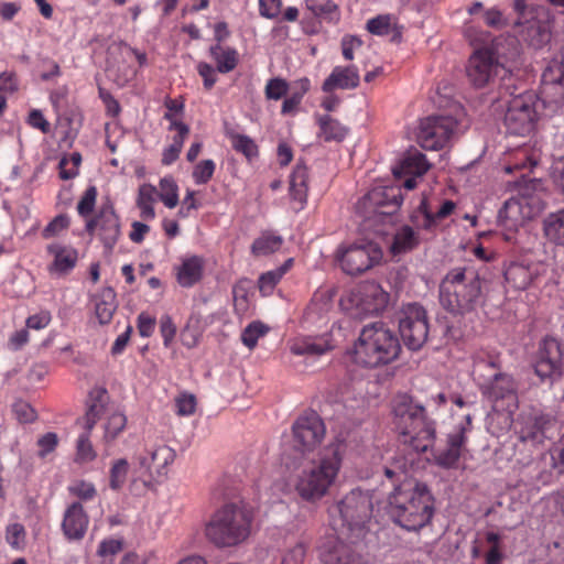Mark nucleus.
Masks as SVG:
<instances>
[{"instance_id": "37", "label": "nucleus", "mask_w": 564, "mask_h": 564, "mask_svg": "<svg viewBox=\"0 0 564 564\" xmlns=\"http://www.w3.org/2000/svg\"><path fill=\"white\" fill-rule=\"evenodd\" d=\"M292 265L293 259L290 258L279 268L262 273L258 279V288L261 295H271L275 286L280 283L281 279L292 268Z\"/></svg>"}, {"instance_id": "56", "label": "nucleus", "mask_w": 564, "mask_h": 564, "mask_svg": "<svg viewBox=\"0 0 564 564\" xmlns=\"http://www.w3.org/2000/svg\"><path fill=\"white\" fill-rule=\"evenodd\" d=\"M542 183L539 178H530L521 175L520 178L514 181V187L518 193L523 197H530L534 192L541 188Z\"/></svg>"}, {"instance_id": "59", "label": "nucleus", "mask_w": 564, "mask_h": 564, "mask_svg": "<svg viewBox=\"0 0 564 564\" xmlns=\"http://www.w3.org/2000/svg\"><path fill=\"white\" fill-rule=\"evenodd\" d=\"M308 85H310L308 79L302 80L303 91L302 93H295V94H293L290 97L284 99V101L282 104V109H281V112L283 115L291 113V112H293L299 107V105L302 101L303 95L308 89Z\"/></svg>"}, {"instance_id": "13", "label": "nucleus", "mask_w": 564, "mask_h": 564, "mask_svg": "<svg viewBox=\"0 0 564 564\" xmlns=\"http://www.w3.org/2000/svg\"><path fill=\"white\" fill-rule=\"evenodd\" d=\"M536 111L531 98L518 96L510 100L503 122L507 133L525 137L534 129Z\"/></svg>"}, {"instance_id": "4", "label": "nucleus", "mask_w": 564, "mask_h": 564, "mask_svg": "<svg viewBox=\"0 0 564 564\" xmlns=\"http://www.w3.org/2000/svg\"><path fill=\"white\" fill-rule=\"evenodd\" d=\"M518 56V43L514 39H495L490 44L475 48L466 66V76L475 88H484L500 72H509V62Z\"/></svg>"}, {"instance_id": "45", "label": "nucleus", "mask_w": 564, "mask_h": 564, "mask_svg": "<svg viewBox=\"0 0 564 564\" xmlns=\"http://www.w3.org/2000/svg\"><path fill=\"white\" fill-rule=\"evenodd\" d=\"M269 327L262 322L256 321L250 323L241 333V341L249 349H253L259 338L265 336Z\"/></svg>"}, {"instance_id": "14", "label": "nucleus", "mask_w": 564, "mask_h": 564, "mask_svg": "<svg viewBox=\"0 0 564 564\" xmlns=\"http://www.w3.org/2000/svg\"><path fill=\"white\" fill-rule=\"evenodd\" d=\"M482 392L492 402V409L497 412L506 411L512 414L518 408L517 384L509 375L496 373L492 382Z\"/></svg>"}, {"instance_id": "11", "label": "nucleus", "mask_w": 564, "mask_h": 564, "mask_svg": "<svg viewBox=\"0 0 564 564\" xmlns=\"http://www.w3.org/2000/svg\"><path fill=\"white\" fill-rule=\"evenodd\" d=\"M535 375L549 386L560 380L564 373L563 351L558 340L546 337L540 344L533 365Z\"/></svg>"}, {"instance_id": "30", "label": "nucleus", "mask_w": 564, "mask_h": 564, "mask_svg": "<svg viewBox=\"0 0 564 564\" xmlns=\"http://www.w3.org/2000/svg\"><path fill=\"white\" fill-rule=\"evenodd\" d=\"M205 261L200 256L184 258L176 268V281L182 288H192L198 283L204 273Z\"/></svg>"}, {"instance_id": "27", "label": "nucleus", "mask_w": 564, "mask_h": 564, "mask_svg": "<svg viewBox=\"0 0 564 564\" xmlns=\"http://www.w3.org/2000/svg\"><path fill=\"white\" fill-rule=\"evenodd\" d=\"M46 251L53 257V262L48 267L51 273L65 275L69 273L77 263L78 252L70 246L53 242L47 245Z\"/></svg>"}, {"instance_id": "46", "label": "nucleus", "mask_w": 564, "mask_h": 564, "mask_svg": "<svg viewBox=\"0 0 564 564\" xmlns=\"http://www.w3.org/2000/svg\"><path fill=\"white\" fill-rule=\"evenodd\" d=\"M178 187L173 177H163L160 181L158 196L167 208H174L178 203Z\"/></svg>"}, {"instance_id": "34", "label": "nucleus", "mask_w": 564, "mask_h": 564, "mask_svg": "<svg viewBox=\"0 0 564 564\" xmlns=\"http://www.w3.org/2000/svg\"><path fill=\"white\" fill-rule=\"evenodd\" d=\"M316 122L319 127L318 137L325 142H340L346 138L349 131L346 126L329 115L317 116Z\"/></svg>"}, {"instance_id": "47", "label": "nucleus", "mask_w": 564, "mask_h": 564, "mask_svg": "<svg viewBox=\"0 0 564 564\" xmlns=\"http://www.w3.org/2000/svg\"><path fill=\"white\" fill-rule=\"evenodd\" d=\"M70 226V218L66 214L55 216L42 230L41 236L43 239H52L59 237Z\"/></svg>"}, {"instance_id": "29", "label": "nucleus", "mask_w": 564, "mask_h": 564, "mask_svg": "<svg viewBox=\"0 0 564 564\" xmlns=\"http://www.w3.org/2000/svg\"><path fill=\"white\" fill-rule=\"evenodd\" d=\"M506 282L514 290H525L538 276V265L523 262H510L503 269Z\"/></svg>"}, {"instance_id": "12", "label": "nucleus", "mask_w": 564, "mask_h": 564, "mask_svg": "<svg viewBox=\"0 0 564 564\" xmlns=\"http://www.w3.org/2000/svg\"><path fill=\"white\" fill-rule=\"evenodd\" d=\"M105 398V390L98 392V397L89 404L85 415L77 420V424L80 425L85 431L77 438L75 457L76 463L85 464L93 462L96 458V452L89 437L91 430L106 412Z\"/></svg>"}, {"instance_id": "63", "label": "nucleus", "mask_w": 564, "mask_h": 564, "mask_svg": "<svg viewBox=\"0 0 564 564\" xmlns=\"http://www.w3.org/2000/svg\"><path fill=\"white\" fill-rule=\"evenodd\" d=\"M58 444V437L55 433L48 432L39 438L37 445L40 447L39 455L41 457H45L47 454L52 453Z\"/></svg>"}, {"instance_id": "26", "label": "nucleus", "mask_w": 564, "mask_h": 564, "mask_svg": "<svg viewBox=\"0 0 564 564\" xmlns=\"http://www.w3.org/2000/svg\"><path fill=\"white\" fill-rule=\"evenodd\" d=\"M98 236L107 250H112L120 237V220L111 206L98 212Z\"/></svg>"}, {"instance_id": "57", "label": "nucleus", "mask_w": 564, "mask_h": 564, "mask_svg": "<svg viewBox=\"0 0 564 564\" xmlns=\"http://www.w3.org/2000/svg\"><path fill=\"white\" fill-rule=\"evenodd\" d=\"M282 0H259V13L261 17L275 20L281 14Z\"/></svg>"}, {"instance_id": "38", "label": "nucleus", "mask_w": 564, "mask_h": 564, "mask_svg": "<svg viewBox=\"0 0 564 564\" xmlns=\"http://www.w3.org/2000/svg\"><path fill=\"white\" fill-rule=\"evenodd\" d=\"M283 238L272 231H263L251 245V253L254 257L270 256L281 249Z\"/></svg>"}, {"instance_id": "52", "label": "nucleus", "mask_w": 564, "mask_h": 564, "mask_svg": "<svg viewBox=\"0 0 564 564\" xmlns=\"http://www.w3.org/2000/svg\"><path fill=\"white\" fill-rule=\"evenodd\" d=\"M215 169L216 164L213 160L207 159L200 161L194 166L192 173L194 182L198 185L208 183L215 173Z\"/></svg>"}, {"instance_id": "9", "label": "nucleus", "mask_w": 564, "mask_h": 564, "mask_svg": "<svg viewBox=\"0 0 564 564\" xmlns=\"http://www.w3.org/2000/svg\"><path fill=\"white\" fill-rule=\"evenodd\" d=\"M465 116L436 112L425 118V151H441L454 138Z\"/></svg>"}, {"instance_id": "15", "label": "nucleus", "mask_w": 564, "mask_h": 564, "mask_svg": "<svg viewBox=\"0 0 564 564\" xmlns=\"http://www.w3.org/2000/svg\"><path fill=\"white\" fill-rule=\"evenodd\" d=\"M558 431L560 421L554 414L534 412L528 417L519 441L523 445L529 443L542 445L546 440H552Z\"/></svg>"}, {"instance_id": "49", "label": "nucleus", "mask_w": 564, "mask_h": 564, "mask_svg": "<svg viewBox=\"0 0 564 564\" xmlns=\"http://www.w3.org/2000/svg\"><path fill=\"white\" fill-rule=\"evenodd\" d=\"M127 417L123 413L115 412L108 416L105 424V441H113L126 427Z\"/></svg>"}, {"instance_id": "23", "label": "nucleus", "mask_w": 564, "mask_h": 564, "mask_svg": "<svg viewBox=\"0 0 564 564\" xmlns=\"http://www.w3.org/2000/svg\"><path fill=\"white\" fill-rule=\"evenodd\" d=\"M466 442V427L460 426L456 433L448 434L447 447L432 449L434 463L445 469L455 468L460 458V449Z\"/></svg>"}, {"instance_id": "17", "label": "nucleus", "mask_w": 564, "mask_h": 564, "mask_svg": "<svg viewBox=\"0 0 564 564\" xmlns=\"http://www.w3.org/2000/svg\"><path fill=\"white\" fill-rule=\"evenodd\" d=\"M399 330L404 345L410 350L423 346V307L416 303L408 304L402 310Z\"/></svg>"}, {"instance_id": "18", "label": "nucleus", "mask_w": 564, "mask_h": 564, "mask_svg": "<svg viewBox=\"0 0 564 564\" xmlns=\"http://www.w3.org/2000/svg\"><path fill=\"white\" fill-rule=\"evenodd\" d=\"M553 22L554 17L549 9H539L533 20L520 25L523 41L535 50L544 47L551 42Z\"/></svg>"}, {"instance_id": "1", "label": "nucleus", "mask_w": 564, "mask_h": 564, "mask_svg": "<svg viewBox=\"0 0 564 564\" xmlns=\"http://www.w3.org/2000/svg\"><path fill=\"white\" fill-rule=\"evenodd\" d=\"M393 413L395 425L403 436V444L411 449L404 457L402 484L389 496L384 509L400 527L408 531H417L423 528V488L420 487L417 478L423 452L419 437L423 429V406L413 404L411 397L403 394L395 399Z\"/></svg>"}, {"instance_id": "53", "label": "nucleus", "mask_w": 564, "mask_h": 564, "mask_svg": "<svg viewBox=\"0 0 564 564\" xmlns=\"http://www.w3.org/2000/svg\"><path fill=\"white\" fill-rule=\"evenodd\" d=\"M288 90V82L283 78L274 77L267 82L264 95L269 100H279L286 95Z\"/></svg>"}, {"instance_id": "41", "label": "nucleus", "mask_w": 564, "mask_h": 564, "mask_svg": "<svg viewBox=\"0 0 564 564\" xmlns=\"http://www.w3.org/2000/svg\"><path fill=\"white\" fill-rule=\"evenodd\" d=\"M226 137L230 140L232 149L243 154L249 161L258 156V145L250 137L240 134L234 130H227Z\"/></svg>"}, {"instance_id": "6", "label": "nucleus", "mask_w": 564, "mask_h": 564, "mask_svg": "<svg viewBox=\"0 0 564 564\" xmlns=\"http://www.w3.org/2000/svg\"><path fill=\"white\" fill-rule=\"evenodd\" d=\"M482 279L474 267L456 268L448 272L440 285V300L452 312L473 311L482 299Z\"/></svg>"}, {"instance_id": "55", "label": "nucleus", "mask_w": 564, "mask_h": 564, "mask_svg": "<svg viewBox=\"0 0 564 564\" xmlns=\"http://www.w3.org/2000/svg\"><path fill=\"white\" fill-rule=\"evenodd\" d=\"M174 458V451L166 445L158 446L155 449L151 452V463L158 469L166 467L167 465L173 463Z\"/></svg>"}, {"instance_id": "44", "label": "nucleus", "mask_w": 564, "mask_h": 564, "mask_svg": "<svg viewBox=\"0 0 564 564\" xmlns=\"http://www.w3.org/2000/svg\"><path fill=\"white\" fill-rule=\"evenodd\" d=\"M395 18L392 14H379L367 21L366 30L378 36H384L393 31Z\"/></svg>"}, {"instance_id": "50", "label": "nucleus", "mask_w": 564, "mask_h": 564, "mask_svg": "<svg viewBox=\"0 0 564 564\" xmlns=\"http://www.w3.org/2000/svg\"><path fill=\"white\" fill-rule=\"evenodd\" d=\"M97 195L98 192L95 186L86 188L76 207L80 217L87 218L93 214L96 206Z\"/></svg>"}, {"instance_id": "28", "label": "nucleus", "mask_w": 564, "mask_h": 564, "mask_svg": "<svg viewBox=\"0 0 564 564\" xmlns=\"http://www.w3.org/2000/svg\"><path fill=\"white\" fill-rule=\"evenodd\" d=\"M338 541L327 550L322 551L321 557L324 564H367L364 555L351 545Z\"/></svg>"}, {"instance_id": "60", "label": "nucleus", "mask_w": 564, "mask_h": 564, "mask_svg": "<svg viewBox=\"0 0 564 564\" xmlns=\"http://www.w3.org/2000/svg\"><path fill=\"white\" fill-rule=\"evenodd\" d=\"M455 208V203L445 200L436 213H431L425 206V228L434 224L436 219H443L451 215Z\"/></svg>"}, {"instance_id": "48", "label": "nucleus", "mask_w": 564, "mask_h": 564, "mask_svg": "<svg viewBox=\"0 0 564 564\" xmlns=\"http://www.w3.org/2000/svg\"><path fill=\"white\" fill-rule=\"evenodd\" d=\"M67 490L69 495L79 499V501H90L96 498L97 489L90 481L78 479L73 481Z\"/></svg>"}, {"instance_id": "62", "label": "nucleus", "mask_w": 564, "mask_h": 564, "mask_svg": "<svg viewBox=\"0 0 564 564\" xmlns=\"http://www.w3.org/2000/svg\"><path fill=\"white\" fill-rule=\"evenodd\" d=\"M160 332L163 337V344L169 347L176 335V326L171 316L163 315L160 321Z\"/></svg>"}, {"instance_id": "25", "label": "nucleus", "mask_w": 564, "mask_h": 564, "mask_svg": "<svg viewBox=\"0 0 564 564\" xmlns=\"http://www.w3.org/2000/svg\"><path fill=\"white\" fill-rule=\"evenodd\" d=\"M358 306L367 314L381 313L389 303V293L375 282L362 284L358 291Z\"/></svg>"}, {"instance_id": "33", "label": "nucleus", "mask_w": 564, "mask_h": 564, "mask_svg": "<svg viewBox=\"0 0 564 564\" xmlns=\"http://www.w3.org/2000/svg\"><path fill=\"white\" fill-rule=\"evenodd\" d=\"M308 170L303 164H296L290 176V195L299 203V209H303L308 191Z\"/></svg>"}, {"instance_id": "31", "label": "nucleus", "mask_w": 564, "mask_h": 564, "mask_svg": "<svg viewBox=\"0 0 564 564\" xmlns=\"http://www.w3.org/2000/svg\"><path fill=\"white\" fill-rule=\"evenodd\" d=\"M208 53L220 74L232 72L239 64V52L232 46L215 43L210 45Z\"/></svg>"}, {"instance_id": "43", "label": "nucleus", "mask_w": 564, "mask_h": 564, "mask_svg": "<svg viewBox=\"0 0 564 564\" xmlns=\"http://www.w3.org/2000/svg\"><path fill=\"white\" fill-rule=\"evenodd\" d=\"M417 245V237L410 226H403L394 235L391 252L398 256L412 250Z\"/></svg>"}, {"instance_id": "58", "label": "nucleus", "mask_w": 564, "mask_h": 564, "mask_svg": "<svg viewBox=\"0 0 564 564\" xmlns=\"http://www.w3.org/2000/svg\"><path fill=\"white\" fill-rule=\"evenodd\" d=\"M307 549H308L307 543H305L303 541L297 542L283 556L282 563L283 564H301V563H303Z\"/></svg>"}, {"instance_id": "54", "label": "nucleus", "mask_w": 564, "mask_h": 564, "mask_svg": "<svg viewBox=\"0 0 564 564\" xmlns=\"http://www.w3.org/2000/svg\"><path fill=\"white\" fill-rule=\"evenodd\" d=\"M549 453L551 455V468L558 475H564V434L553 443Z\"/></svg>"}, {"instance_id": "21", "label": "nucleus", "mask_w": 564, "mask_h": 564, "mask_svg": "<svg viewBox=\"0 0 564 564\" xmlns=\"http://www.w3.org/2000/svg\"><path fill=\"white\" fill-rule=\"evenodd\" d=\"M397 178L406 177L402 186L413 189L416 186V178L423 176V153L419 149H410L405 152L398 166L393 167Z\"/></svg>"}, {"instance_id": "32", "label": "nucleus", "mask_w": 564, "mask_h": 564, "mask_svg": "<svg viewBox=\"0 0 564 564\" xmlns=\"http://www.w3.org/2000/svg\"><path fill=\"white\" fill-rule=\"evenodd\" d=\"M117 295L113 289L104 288L95 296V314L101 325L109 324L117 310Z\"/></svg>"}, {"instance_id": "10", "label": "nucleus", "mask_w": 564, "mask_h": 564, "mask_svg": "<svg viewBox=\"0 0 564 564\" xmlns=\"http://www.w3.org/2000/svg\"><path fill=\"white\" fill-rule=\"evenodd\" d=\"M326 427L315 411H307L300 415L292 425L293 448L301 453L315 451L325 437Z\"/></svg>"}, {"instance_id": "35", "label": "nucleus", "mask_w": 564, "mask_h": 564, "mask_svg": "<svg viewBox=\"0 0 564 564\" xmlns=\"http://www.w3.org/2000/svg\"><path fill=\"white\" fill-rule=\"evenodd\" d=\"M542 83L544 86L561 87L564 99V46L561 52L554 56L542 73Z\"/></svg>"}, {"instance_id": "42", "label": "nucleus", "mask_w": 564, "mask_h": 564, "mask_svg": "<svg viewBox=\"0 0 564 564\" xmlns=\"http://www.w3.org/2000/svg\"><path fill=\"white\" fill-rule=\"evenodd\" d=\"M130 464L126 458L113 459L109 467V488L119 491L127 482Z\"/></svg>"}, {"instance_id": "7", "label": "nucleus", "mask_w": 564, "mask_h": 564, "mask_svg": "<svg viewBox=\"0 0 564 564\" xmlns=\"http://www.w3.org/2000/svg\"><path fill=\"white\" fill-rule=\"evenodd\" d=\"M372 511L371 497L354 489L329 509L332 527L340 539L356 544L366 534V524Z\"/></svg>"}, {"instance_id": "64", "label": "nucleus", "mask_w": 564, "mask_h": 564, "mask_svg": "<svg viewBox=\"0 0 564 564\" xmlns=\"http://www.w3.org/2000/svg\"><path fill=\"white\" fill-rule=\"evenodd\" d=\"M180 415H191L195 412L196 399L193 394H182L175 401Z\"/></svg>"}, {"instance_id": "16", "label": "nucleus", "mask_w": 564, "mask_h": 564, "mask_svg": "<svg viewBox=\"0 0 564 564\" xmlns=\"http://www.w3.org/2000/svg\"><path fill=\"white\" fill-rule=\"evenodd\" d=\"M402 203L400 185L377 186L361 199L360 206L368 214L392 215Z\"/></svg>"}, {"instance_id": "51", "label": "nucleus", "mask_w": 564, "mask_h": 564, "mask_svg": "<svg viewBox=\"0 0 564 564\" xmlns=\"http://www.w3.org/2000/svg\"><path fill=\"white\" fill-rule=\"evenodd\" d=\"M513 8L518 14L514 26L533 20L538 15L539 9H546L543 6H528L525 0H514Z\"/></svg>"}, {"instance_id": "61", "label": "nucleus", "mask_w": 564, "mask_h": 564, "mask_svg": "<svg viewBox=\"0 0 564 564\" xmlns=\"http://www.w3.org/2000/svg\"><path fill=\"white\" fill-rule=\"evenodd\" d=\"M197 72L203 78L204 88L210 90L217 82L216 68L206 62H200L197 65Z\"/></svg>"}, {"instance_id": "2", "label": "nucleus", "mask_w": 564, "mask_h": 564, "mask_svg": "<svg viewBox=\"0 0 564 564\" xmlns=\"http://www.w3.org/2000/svg\"><path fill=\"white\" fill-rule=\"evenodd\" d=\"M346 447V443L337 438L323 449L317 462L301 469L294 488L303 500L315 502L327 495L341 468Z\"/></svg>"}, {"instance_id": "24", "label": "nucleus", "mask_w": 564, "mask_h": 564, "mask_svg": "<svg viewBox=\"0 0 564 564\" xmlns=\"http://www.w3.org/2000/svg\"><path fill=\"white\" fill-rule=\"evenodd\" d=\"M359 69L355 65L335 66L322 85V90L330 94L334 90H350L359 86Z\"/></svg>"}, {"instance_id": "36", "label": "nucleus", "mask_w": 564, "mask_h": 564, "mask_svg": "<svg viewBox=\"0 0 564 564\" xmlns=\"http://www.w3.org/2000/svg\"><path fill=\"white\" fill-rule=\"evenodd\" d=\"M305 8L327 23L336 24L340 20V10L333 0H305Z\"/></svg>"}, {"instance_id": "22", "label": "nucleus", "mask_w": 564, "mask_h": 564, "mask_svg": "<svg viewBox=\"0 0 564 564\" xmlns=\"http://www.w3.org/2000/svg\"><path fill=\"white\" fill-rule=\"evenodd\" d=\"M334 347L330 335L323 334L317 336H297L291 341L290 350L296 356L317 357L333 350Z\"/></svg>"}, {"instance_id": "39", "label": "nucleus", "mask_w": 564, "mask_h": 564, "mask_svg": "<svg viewBox=\"0 0 564 564\" xmlns=\"http://www.w3.org/2000/svg\"><path fill=\"white\" fill-rule=\"evenodd\" d=\"M543 231L551 242L564 247V209L552 213L544 218Z\"/></svg>"}, {"instance_id": "40", "label": "nucleus", "mask_w": 564, "mask_h": 564, "mask_svg": "<svg viewBox=\"0 0 564 564\" xmlns=\"http://www.w3.org/2000/svg\"><path fill=\"white\" fill-rule=\"evenodd\" d=\"M158 197V189L151 184H143L139 187L137 206L140 209V216L144 220H152L155 218L153 204Z\"/></svg>"}, {"instance_id": "19", "label": "nucleus", "mask_w": 564, "mask_h": 564, "mask_svg": "<svg viewBox=\"0 0 564 564\" xmlns=\"http://www.w3.org/2000/svg\"><path fill=\"white\" fill-rule=\"evenodd\" d=\"M89 524V517L80 501L68 505L64 511L61 524L62 532L68 541L84 539Z\"/></svg>"}, {"instance_id": "8", "label": "nucleus", "mask_w": 564, "mask_h": 564, "mask_svg": "<svg viewBox=\"0 0 564 564\" xmlns=\"http://www.w3.org/2000/svg\"><path fill=\"white\" fill-rule=\"evenodd\" d=\"M382 258L381 249L373 242L362 241L337 250L336 259L343 271L349 275L360 274Z\"/></svg>"}, {"instance_id": "20", "label": "nucleus", "mask_w": 564, "mask_h": 564, "mask_svg": "<svg viewBox=\"0 0 564 564\" xmlns=\"http://www.w3.org/2000/svg\"><path fill=\"white\" fill-rule=\"evenodd\" d=\"M458 90L455 83L448 79L438 82L434 95L431 96V104L437 109V112H446L458 116H465V110L457 99Z\"/></svg>"}, {"instance_id": "5", "label": "nucleus", "mask_w": 564, "mask_h": 564, "mask_svg": "<svg viewBox=\"0 0 564 564\" xmlns=\"http://www.w3.org/2000/svg\"><path fill=\"white\" fill-rule=\"evenodd\" d=\"M253 512L242 502H229L217 509L205 525V536L217 547L245 542L250 533Z\"/></svg>"}, {"instance_id": "3", "label": "nucleus", "mask_w": 564, "mask_h": 564, "mask_svg": "<svg viewBox=\"0 0 564 564\" xmlns=\"http://www.w3.org/2000/svg\"><path fill=\"white\" fill-rule=\"evenodd\" d=\"M401 351L397 334L384 323L365 325L351 349L352 361L365 368H377L394 361Z\"/></svg>"}]
</instances>
